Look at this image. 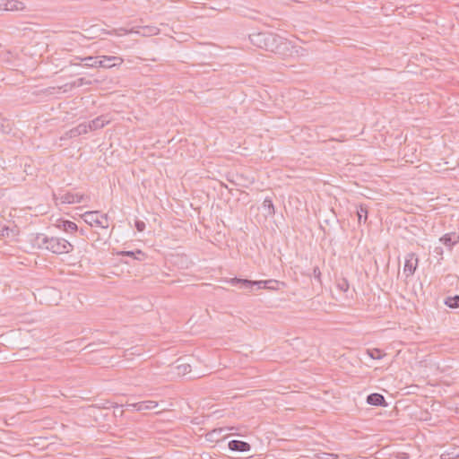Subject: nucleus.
<instances>
[{"label": "nucleus", "mask_w": 459, "mask_h": 459, "mask_svg": "<svg viewBox=\"0 0 459 459\" xmlns=\"http://www.w3.org/2000/svg\"><path fill=\"white\" fill-rule=\"evenodd\" d=\"M30 242L33 247L45 249L56 255L68 254L74 249V246L68 240L63 238L48 237L43 233L31 235Z\"/></svg>", "instance_id": "nucleus-1"}, {"label": "nucleus", "mask_w": 459, "mask_h": 459, "mask_svg": "<svg viewBox=\"0 0 459 459\" xmlns=\"http://www.w3.org/2000/svg\"><path fill=\"white\" fill-rule=\"evenodd\" d=\"M270 51L279 55L282 58L291 56L294 53H298L296 47L292 44L291 41L277 34L275 36L273 48H271Z\"/></svg>", "instance_id": "nucleus-2"}, {"label": "nucleus", "mask_w": 459, "mask_h": 459, "mask_svg": "<svg viewBox=\"0 0 459 459\" xmlns=\"http://www.w3.org/2000/svg\"><path fill=\"white\" fill-rule=\"evenodd\" d=\"M275 36L276 34L268 31L256 32L249 35V40L254 46L270 51Z\"/></svg>", "instance_id": "nucleus-3"}, {"label": "nucleus", "mask_w": 459, "mask_h": 459, "mask_svg": "<svg viewBox=\"0 0 459 459\" xmlns=\"http://www.w3.org/2000/svg\"><path fill=\"white\" fill-rule=\"evenodd\" d=\"M83 220L91 226L97 225L103 230H107L108 228V215L100 213L98 211L85 212L83 214Z\"/></svg>", "instance_id": "nucleus-4"}, {"label": "nucleus", "mask_w": 459, "mask_h": 459, "mask_svg": "<svg viewBox=\"0 0 459 459\" xmlns=\"http://www.w3.org/2000/svg\"><path fill=\"white\" fill-rule=\"evenodd\" d=\"M419 259L416 254L410 253L405 257V263L403 266V273L408 278L412 276L418 267Z\"/></svg>", "instance_id": "nucleus-5"}, {"label": "nucleus", "mask_w": 459, "mask_h": 459, "mask_svg": "<svg viewBox=\"0 0 459 459\" xmlns=\"http://www.w3.org/2000/svg\"><path fill=\"white\" fill-rule=\"evenodd\" d=\"M99 67L103 68H112L120 65L124 62L122 57L117 56H99Z\"/></svg>", "instance_id": "nucleus-6"}, {"label": "nucleus", "mask_w": 459, "mask_h": 459, "mask_svg": "<svg viewBox=\"0 0 459 459\" xmlns=\"http://www.w3.org/2000/svg\"><path fill=\"white\" fill-rule=\"evenodd\" d=\"M0 11H22L25 4L17 0H0Z\"/></svg>", "instance_id": "nucleus-7"}, {"label": "nucleus", "mask_w": 459, "mask_h": 459, "mask_svg": "<svg viewBox=\"0 0 459 459\" xmlns=\"http://www.w3.org/2000/svg\"><path fill=\"white\" fill-rule=\"evenodd\" d=\"M228 446L230 450L236 452H247L251 449V446L247 442L236 439L230 441Z\"/></svg>", "instance_id": "nucleus-8"}, {"label": "nucleus", "mask_w": 459, "mask_h": 459, "mask_svg": "<svg viewBox=\"0 0 459 459\" xmlns=\"http://www.w3.org/2000/svg\"><path fill=\"white\" fill-rule=\"evenodd\" d=\"M83 198L82 195L74 193H65L59 195L62 204H80Z\"/></svg>", "instance_id": "nucleus-9"}, {"label": "nucleus", "mask_w": 459, "mask_h": 459, "mask_svg": "<svg viewBox=\"0 0 459 459\" xmlns=\"http://www.w3.org/2000/svg\"><path fill=\"white\" fill-rule=\"evenodd\" d=\"M367 403L374 406L386 407L387 403L383 394L378 393H372L367 396Z\"/></svg>", "instance_id": "nucleus-10"}, {"label": "nucleus", "mask_w": 459, "mask_h": 459, "mask_svg": "<svg viewBox=\"0 0 459 459\" xmlns=\"http://www.w3.org/2000/svg\"><path fill=\"white\" fill-rule=\"evenodd\" d=\"M439 240L451 249L455 245L459 243V235L455 232L446 233L443 235Z\"/></svg>", "instance_id": "nucleus-11"}, {"label": "nucleus", "mask_w": 459, "mask_h": 459, "mask_svg": "<svg viewBox=\"0 0 459 459\" xmlns=\"http://www.w3.org/2000/svg\"><path fill=\"white\" fill-rule=\"evenodd\" d=\"M228 282L231 285H239L240 288L247 289L251 291L254 290V281L252 280L234 277L230 279Z\"/></svg>", "instance_id": "nucleus-12"}, {"label": "nucleus", "mask_w": 459, "mask_h": 459, "mask_svg": "<svg viewBox=\"0 0 459 459\" xmlns=\"http://www.w3.org/2000/svg\"><path fill=\"white\" fill-rule=\"evenodd\" d=\"M88 132H89V128L87 126V124L82 123V124L78 125L77 126L70 129L66 133V135L69 138H74V137H77V136H79L81 134H87Z\"/></svg>", "instance_id": "nucleus-13"}, {"label": "nucleus", "mask_w": 459, "mask_h": 459, "mask_svg": "<svg viewBox=\"0 0 459 459\" xmlns=\"http://www.w3.org/2000/svg\"><path fill=\"white\" fill-rule=\"evenodd\" d=\"M108 123V120H107L106 117L100 116L90 121L89 124H87V126L89 131H94L104 127V126Z\"/></svg>", "instance_id": "nucleus-14"}, {"label": "nucleus", "mask_w": 459, "mask_h": 459, "mask_svg": "<svg viewBox=\"0 0 459 459\" xmlns=\"http://www.w3.org/2000/svg\"><path fill=\"white\" fill-rule=\"evenodd\" d=\"M57 227L65 232H74L78 230L77 225L74 221L68 220H60Z\"/></svg>", "instance_id": "nucleus-15"}, {"label": "nucleus", "mask_w": 459, "mask_h": 459, "mask_svg": "<svg viewBox=\"0 0 459 459\" xmlns=\"http://www.w3.org/2000/svg\"><path fill=\"white\" fill-rule=\"evenodd\" d=\"M262 209L265 212L266 216H273L275 213L274 205L271 197L267 196L264 198L262 204Z\"/></svg>", "instance_id": "nucleus-16"}, {"label": "nucleus", "mask_w": 459, "mask_h": 459, "mask_svg": "<svg viewBox=\"0 0 459 459\" xmlns=\"http://www.w3.org/2000/svg\"><path fill=\"white\" fill-rule=\"evenodd\" d=\"M133 406L137 411H146V410H151V409L157 407L158 403L154 401H144V402L134 403Z\"/></svg>", "instance_id": "nucleus-17"}, {"label": "nucleus", "mask_w": 459, "mask_h": 459, "mask_svg": "<svg viewBox=\"0 0 459 459\" xmlns=\"http://www.w3.org/2000/svg\"><path fill=\"white\" fill-rule=\"evenodd\" d=\"M444 304L452 309L459 308V295L446 297Z\"/></svg>", "instance_id": "nucleus-18"}, {"label": "nucleus", "mask_w": 459, "mask_h": 459, "mask_svg": "<svg viewBox=\"0 0 459 459\" xmlns=\"http://www.w3.org/2000/svg\"><path fill=\"white\" fill-rule=\"evenodd\" d=\"M98 61H100L99 56H91L83 57L82 59H81V62H83V65L88 66V67H99Z\"/></svg>", "instance_id": "nucleus-19"}, {"label": "nucleus", "mask_w": 459, "mask_h": 459, "mask_svg": "<svg viewBox=\"0 0 459 459\" xmlns=\"http://www.w3.org/2000/svg\"><path fill=\"white\" fill-rule=\"evenodd\" d=\"M119 255L122 256L133 257L136 260H142V257L145 256V254L140 249H137L136 251H122Z\"/></svg>", "instance_id": "nucleus-20"}, {"label": "nucleus", "mask_w": 459, "mask_h": 459, "mask_svg": "<svg viewBox=\"0 0 459 459\" xmlns=\"http://www.w3.org/2000/svg\"><path fill=\"white\" fill-rule=\"evenodd\" d=\"M368 214V210L366 205L360 204L357 210L358 221L359 223L363 221L364 223L367 221Z\"/></svg>", "instance_id": "nucleus-21"}, {"label": "nucleus", "mask_w": 459, "mask_h": 459, "mask_svg": "<svg viewBox=\"0 0 459 459\" xmlns=\"http://www.w3.org/2000/svg\"><path fill=\"white\" fill-rule=\"evenodd\" d=\"M266 286H265V289L266 290H279V285H282V286H285V283L283 281H279L277 280H266Z\"/></svg>", "instance_id": "nucleus-22"}, {"label": "nucleus", "mask_w": 459, "mask_h": 459, "mask_svg": "<svg viewBox=\"0 0 459 459\" xmlns=\"http://www.w3.org/2000/svg\"><path fill=\"white\" fill-rule=\"evenodd\" d=\"M368 354L373 359H381L385 356L383 351L377 348L368 350Z\"/></svg>", "instance_id": "nucleus-23"}, {"label": "nucleus", "mask_w": 459, "mask_h": 459, "mask_svg": "<svg viewBox=\"0 0 459 459\" xmlns=\"http://www.w3.org/2000/svg\"><path fill=\"white\" fill-rule=\"evenodd\" d=\"M337 287L340 290L347 292L350 286L348 281L342 278L337 282Z\"/></svg>", "instance_id": "nucleus-24"}, {"label": "nucleus", "mask_w": 459, "mask_h": 459, "mask_svg": "<svg viewBox=\"0 0 459 459\" xmlns=\"http://www.w3.org/2000/svg\"><path fill=\"white\" fill-rule=\"evenodd\" d=\"M178 369L179 373L186 375V373L191 371V367L189 364H180L178 366Z\"/></svg>", "instance_id": "nucleus-25"}, {"label": "nucleus", "mask_w": 459, "mask_h": 459, "mask_svg": "<svg viewBox=\"0 0 459 459\" xmlns=\"http://www.w3.org/2000/svg\"><path fill=\"white\" fill-rule=\"evenodd\" d=\"M135 229L139 232H143L145 230V223L143 221L136 220L134 222Z\"/></svg>", "instance_id": "nucleus-26"}, {"label": "nucleus", "mask_w": 459, "mask_h": 459, "mask_svg": "<svg viewBox=\"0 0 459 459\" xmlns=\"http://www.w3.org/2000/svg\"><path fill=\"white\" fill-rule=\"evenodd\" d=\"M266 280L265 281H254V289L255 288L256 290H260V289H265V286H266Z\"/></svg>", "instance_id": "nucleus-27"}, {"label": "nucleus", "mask_w": 459, "mask_h": 459, "mask_svg": "<svg viewBox=\"0 0 459 459\" xmlns=\"http://www.w3.org/2000/svg\"><path fill=\"white\" fill-rule=\"evenodd\" d=\"M441 459H459V455L452 453H444L441 455Z\"/></svg>", "instance_id": "nucleus-28"}, {"label": "nucleus", "mask_w": 459, "mask_h": 459, "mask_svg": "<svg viewBox=\"0 0 459 459\" xmlns=\"http://www.w3.org/2000/svg\"><path fill=\"white\" fill-rule=\"evenodd\" d=\"M84 84H91V82H87L85 80V78H78L74 82V86H77V87H80V86H82Z\"/></svg>", "instance_id": "nucleus-29"}, {"label": "nucleus", "mask_w": 459, "mask_h": 459, "mask_svg": "<svg viewBox=\"0 0 459 459\" xmlns=\"http://www.w3.org/2000/svg\"><path fill=\"white\" fill-rule=\"evenodd\" d=\"M337 457V455L330 453H323L320 456H318L319 459H336Z\"/></svg>", "instance_id": "nucleus-30"}, {"label": "nucleus", "mask_w": 459, "mask_h": 459, "mask_svg": "<svg viewBox=\"0 0 459 459\" xmlns=\"http://www.w3.org/2000/svg\"><path fill=\"white\" fill-rule=\"evenodd\" d=\"M313 274L316 278L319 279L321 275V272L318 266L314 267L313 269Z\"/></svg>", "instance_id": "nucleus-31"}, {"label": "nucleus", "mask_w": 459, "mask_h": 459, "mask_svg": "<svg viewBox=\"0 0 459 459\" xmlns=\"http://www.w3.org/2000/svg\"><path fill=\"white\" fill-rule=\"evenodd\" d=\"M81 59H82L81 57H79V56H75L74 58H73V59L70 61V64H71V65H79V64H80L79 62H81Z\"/></svg>", "instance_id": "nucleus-32"}, {"label": "nucleus", "mask_w": 459, "mask_h": 459, "mask_svg": "<svg viewBox=\"0 0 459 459\" xmlns=\"http://www.w3.org/2000/svg\"><path fill=\"white\" fill-rule=\"evenodd\" d=\"M436 252H437V254H442V248H441V247H437V248H436Z\"/></svg>", "instance_id": "nucleus-33"}, {"label": "nucleus", "mask_w": 459, "mask_h": 459, "mask_svg": "<svg viewBox=\"0 0 459 459\" xmlns=\"http://www.w3.org/2000/svg\"><path fill=\"white\" fill-rule=\"evenodd\" d=\"M156 30H157V29H156V28H152V29H151V30H150V32H151V33H154V34H155V33H156V32H155Z\"/></svg>", "instance_id": "nucleus-34"}, {"label": "nucleus", "mask_w": 459, "mask_h": 459, "mask_svg": "<svg viewBox=\"0 0 459 459\" xmlns=\"http://www.w3.org/2000/svg\"><path fill=\"white\" fill-rule=\"evenodd\" d=\"M80 234L84 236L85 235V230L83 229H81L80 230Z\"/></svg>", "instance_id": "nucleus-35"}]
</instances>
